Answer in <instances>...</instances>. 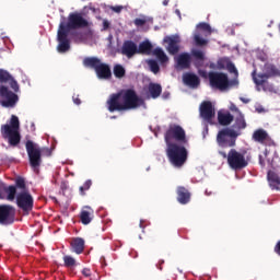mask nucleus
Wrapping results in <instances>:
<instances>
[{
	"label": "nucleus",
	"mask_w": 280,
	"mask_h": 280,
	"mask_svg": "<svg viewBox=\"0 0 280 280\" xmlns=\"http://www.w3.org/2000/svg\"><path fill=\"white\" fill-rule=\"evenodd\" d=\"M21 88L14 77L8 70L0 69V106L3 108H14L19 104Z\"/></svg>",
	"instance_id": "f257e3e1"
},
{
	"label": "nucleus",
	"mask_w": 280,
	"mask_h": 280,
	"mask_svg": "<svg viewBox=\"0 0 280 280\" xmlns=\"http://www.w3.org/2000/svg\"><path fill=\"white\" fill-rule=\"evenodd\" d=\"M142 104L143 100L137 95V92L132 89H128L112 94L107 101V108L109 113H115L116 110H133L135 108H139Z\"/></svg>",
	"instance_id": "f03ea898"
},
{
	"label": "nucleus",
	"mask_w": 280,
	"mask_h": 280,
	"mask_svg": "<svg viewBox=\"0 0 280 280\" xmlns=\"http://www.w3.org/2000/svg\"><path fill=\"white\" fill-rule=\"evenodd\" d=\"M21 122L15 115L11 116L10 125L5 124L1 126L0 132L3 139H8L9 143L15 148L21 143V133L19 132Z\"/></svg>",
	"instance_id": "7ed1b4c3"
},
{
	"label": "nucleus",
	"mask_w": 280,
	"mask_h": 280,
	"mask_svg": "<svg viewBox=\"0 0 280 280\" xmlns=\"http://www.w3.org/2000/svg\"><path fill=\"white\" fill-rule=\"evenodd\" d=\"M83 66L86 69H94L97 78L100 80H110L113 78V72L110 71V66L102 62V59L97 57H86L83 59Z\"/></svg>",
	"instance_id": "20e7f679"
},
{
	"label": "nucleus",
	"mask_w": 280,
	"mask_h": 280,
	"mask_svg": "<svg viewBox=\"0 0 280 280\" xmlns=\"http://www.w3.org/2000/svg\"><path fill=\"white\" fill-rule=\"evenodd\" d=\"M220 156L222 159H226L229 167L231 170H235L236 172L240 170H244V167H248V160L244 153L236 151L235 149H231L229 153L224 151H219Z\"/></svg>",
	"instance_id": "39448f33"
},
{
	"label": "nucleus",
	"mask_w": 280,
	"mask_h": 280,
	"mask_svg": "<svg viewBox=\"0 0 280 280\" xmlns=\"http://www.w3.org/2000/svg\"><path fill=\"white\" fill-rule=\"evenodd\" d=\"M240 135H242V132L235 129L224 128L218 132L217 143L219 148H235Z\"/></svg>",
	"instance_id": "423d86ee"
},
{
	"label": "nucleus",
	"mask_w": 280,
	"mask_h": 280,
	"mask_svg": "<svg viewBox=\"0 0 280 280\" xmlns=\"http://www.w3.org/2000/svg\"><path fill=\"white\" fill-rule=\"evenodd\" d=\"M26 152L28 154V161L34 172H38V167L43 164V151L38 144L32 140H27L25 143Z\"/></svg>",
	"instance_id": "0eeeda50"
},
{
	"label": "nucleus",
	"mask_w": 280,
	"mask_h": 280,
	"mask_svg": "<svg viewBox=\"0 0 280 280\" xmlns=\"http://www.w3.org/2000/svg\"><path fill=\"white\" fill-rule=\"evenodd\" d=\"M166 156L176 167V125H171L165 133Z\"/></svg>",
	"instance_id": "6e6552de"
},
{
	"label": "nucleus",
	"mask_w": 280,
	"mask_h": 280,
	"mask_svg": "<svg viewBox=\"0 0 280 280\" xmlns=\"http://www.w3.org/2000/svg\"><path fill=\"white\" fill-rule=\"evenodd\" d=\"M59 27H63L66 32H71V30H82L83 27H89V21L82 16V13H70L68 16V23L60 22Z\"/></svg>",
	"instance_id": "1a4fd4ad"
},
{
	"label": "nucleus",
	"mask_w": 280,
	"mask_h": 280,
	"mask_svg": "<svg viewBox=\"0 0 280 280\" xmlns=\"http://www.w3.org/2000/svg\"><path fill=\"white\" fill-rule=\"evenodd\" d=\"M209 82L212 89H218L219 91H226L230 85L237 84V81H229V75L224 72H210Z\"/></svg>",
	"instance_id": "9d476101"
},
{
	"label": "nucleus",
	"mask_w": 280,
	"mask_h": 280,
	"mask_svg": "<svg viewBox=\"0 0 280 280\" xmlns=\"http://www.w3.org/2000/svg\"><path fill=\"white\" fill-rule=\"evenodd\" d=\"M202 32L203 36L202 37ZM212 31H211V25L201 22L197 24V31L194 34V43L197 47H206V45H209V39H207V36H211Z\"/></svg>",
	"instance_id": "9b49d317"
},
{
	"label": "nucleus",
	"mask_w": 280,
	"mask_h": 280,
	"mask_svg": "<svg viewBox=\"0 0 280 280\" xmlns=\"http://www.w3.org/2000/svg\"><path fill=\"white\" fill-rule=\"evenodd\" d=\"M16 220V208L11 205H0V224L10 226Z\"/></svg>",
	"instance_id": "f8f14e48"
},
{
	"label": "nucleus",
	"mask_w": 280,
	"mask_h": 280,
	"mask_svg": "<svg viewBox=\"0 0 280 280\" xmlns=\"http://www.w3.org/2000/svg\"><path fill=\"white\" fill-rule=\"evenodd\" d=\"M252 78L254 84H256V91L264 93H277V88L275 84L270 83L266 77H257V70L252 72Z\"/></svg>",
	"instance_id": "ddd939ff"
},
{
	"label": "nucleus",
	"mask_w": 280,
	"mask_h": 280,
	"mask_svg": "<svg viewBox=\"0 0 280 280\" xmlns=\"http://www.w3.org/2000/svg\"><path fill=\"white\" fill-rule=\"evenodd\" d=\"M15 200L19 209H21L25 213H30V211L34 209V197H32V194H30V191L27 190L19 192Z\"/></svg>",
	"instance_id": "4468645a"
},
{
	"label": "nucleus",
	"mask_w": 280,
	"mask_h": 280,
	"mask_svg": "<svg viewBox=\"0 0 280 280\" xmlns=\"http://www.w3.org/2000/svg\"><path fill=\"white\" fill-rule=\"evenodd\" d=\"M58 46L57 50L59 54H67L71 49V42L69 40V32L65 31V26H59L57 32Z\"/></svg>",
	"instance_id": "2eb2a0df"
},
{
	"label": "nucleus",
	"mask_w": 280,
	"mask_h": 280,
	"mask_svg": "<svg viewBox=\"0 0 280 280\" xmlns=\"http://www.w3.org/2000/svg\"><path fill=\"white\" fill-rule=\"evenodd\" d=\"M16 186H8L3 182H0V200H8L9 202H14V200H16Z\"/></svg>",
	"instance_id": "dca6fc26"
},
{
	"label": "nucleus",
	"mask_w": 280,
	"mask_h": 280,
	"mask_svg": "<svg viewBox=\"0 0 280 280\" xmlns=\"http://www.w3.org/2000/svg\"><path fill=\"white\" fill-rule=\"evenodd\" d=\"M253 141H256V143H261L262 145H277L275 140L268 135V131L265 129H257L254 131L252 136Z\"/></svg>",
	"instance_id": "f3484780"
},
{
	"label": "nucleus",
	"mask_w": 280,
	"mask_h": 280,
	"mask_svg": "<svg viewBox=\"0 0 280 280\" xmlns=\"http://www.w3.org/2000/svg\"><path fill=\"white\" fill-rule=\"evenodd\" d=\"M189 159V151L185 144L176 143V168L180 170Z\"/></svg>",
	"instance_id": "a211bd4d"
},
{
	"label": "nucleus",
	"mask_w": 280,
	"mask_h": 280,
	"mask_svg": "<svg viewBox=\"0 0 280 280\" xmlns=\"http://www.w3.org/2000/svg\"><path fill=\"white\" fill-rule=\"evenodd\" d=\"M200 116L205 121L211 124L212 119L215 117V109H213V104L211 102L206 101L200 105Z\"/></svg>",
	"instance_id": "6ab92c4d"
},
{
	"label": "nucleus",
	"mask_w": 280,
	"mask_h": 280,
	"mask_svg": "<svg viewBox=\"0 0 280 280\" xmlns=\"http://www.w3.org/2000/svg\"><path fill=\"white\" fill-rule=\"evenodd\" d=\"M120 54L128 59L135 58L137 56V43L132 42V39L125 40L120 48Z\"/></svg>",
	"instance_id": "aec40b11"
},
{
	"label": "nucleus",
	"mask_w": 280,
	"mask_h": 280,
	"mask_svg": "<svg viewBox=\"0 0 280 280\" xmlns=\"http://www.w3.org/2000/svg\"><path fill=\"white\" fill-rule=\"evenodd\" d=\"M183 82L189 89H198L200 86V78L192 72H186L183 74Z\"/></svg>",
	"instance_id": "412c9836"
},
{
	"label": "nucleus",
	"mask_w": 280,
	"mask_h": 280,
	"mask_svg": "<svg viewBox=\"0 0 280 280\" xmlns=\"http://www.w3.org/2000/svg\"><path fill=\"white\" fill-rule=\"evenodd\" d=\"M177 202H179V205H189V202H191V192L189 189L183 186L177 188Z\"/></svg>",
	"instance_id": "4be33fe9"
},
{
	"label": "nucleus",
	"mask_w": 280,
	"mask_h": 280,
	"mask_svg": "<svg viewBox=\"0 0 280 280\" xmlns=\"http://www.w3.org/2000/svg\"><path fill=\"white\" fill-rule=\"evenodd\" d=\"M152 49H154V46L150 40H143L137 46V55L140 56H152Z\"/></svg>",
	"instance_id": "5701e85b"
},
{
	"label": "nucleus",
	"mask_w": 280,
	"mask_h": 280,
	"mask_svg": "<svg viewBox=\"0 0 280 280\" xmlns=\"http://www.w3.org/2000/svg\"><path fill=\"white\" fill-rule=\"evenodd\" d=\"M71 252L75 255H82L84 253V238L75 237L70 243Z\"/></svg>",
	"instance_id": "b1692460"
},
{
	"label": "nucleus",
	"mask_w": 280,
	"mask_h": 280,
	"mask_svg": "<svg viewBox=\"0 0 280 280\" xmlns=\"http://www.w3.org/2000/svg\"><path fill=\"white\" fill-rule=\"evenodd\" d=\"M277 75H280V71L276 68L275 65H266L264 73L256 72V77H265L267 80H269V78H275Z\"/></svg>",
	"instance_id": "393cba45"
},
{
	"label": "nucleus",
	"mask_w": 280,
	"mask_h": 280,
	"mask_svg": "<svg viewBox=\"0 0 280 280\" xmlns=\"http://www.w3.org/2000/svg\"><path fill=\"white\" fill-rule=\"evenodd\" d=\"M148 93L152 100H156L161 97V93H163V86L159 83H149L148 85Z\"/></svg>",
	"instance_id": "a878e982"
},
{
	"label": "nucleus",
	"mask_w": 280,
	"mask_h": 280,
	"mask_svg": "<svg viewBox=\"0 0 280 280\" xmlns=\"http://www.w3.org/2000/svg\"><path fill=\"white\" fill-rule=\"evenodd\" d=\"M267 178L269 180V185H270L271 189H276L277 191H279V189H280L279 174H277L273 171H269L267 174Z\"/></svg>",
	"instance_id": "bb28decb"
},
{
	"label": "nucleus",
	"mask_w": 280,
	"mask_h": 280,
	"mask_svg": "<svg viewBox=\"0 0 280 280\" xmlns=\"http://www.w3.org/2000/svg\"><path fill=\"white\" fill-rule=\"evenodd\" d=\"M191 65V56L189 54L184 52L177 57V67L180 69H189Z\"/></svg>",
	"instance_id": "cd10ccee"
},
{
	"label": "nucleus",
	"mask_w": 280,
	"mask_h": 280,
	"mask_svg": "<svg viewBox=\"0 0 280 280\" xmlns=\"http://www.w3.org/2000/svg\"><path fill=\"white\" fill-rule=\"evenodd\" d=\"M88 210H82L80 213V220L84 225L91 224L93 222V209L91 207H85Z\"/></svg>",
	"instance_id": "c85d7f7f"
},
{
	"label": "nucleus",
	"mask_w": 280,
	"mask_h": 280,
	"mask_svg": "<svg viewBox=\"0 0 280 280\" xmlns=\"http://www.w3.org/2000/svg\"><path fill=\"white\" fill-rule=\"evenodd\" d=\"M176 143H183V145H188L189 141L187 140V136L185 133V129L180 126H176Z\"/></svg>",
	"instance_id": "c756f323"
},
{
	"label": "nucleus",
	"mask_w": 280,
	"mask_h": 280,
	"mask_svg": "<svg viewBox=\"0 0 280 280\" xmlns=\"http://www.w3.org/2000/svg\"><path fill=\"white\" fill-rule=\"evenodd\" d=\"M246 118H244V114L240 113L238 116L235 118L233 128H235L236 132H240V130H246Z\"/></svg>",
	"instance_id": "7c9ffc66"
},
{
	"label": "nucleus",
	"mask_w": 280,
	"mask_h": 280,
	"mask_svg": "<svg viewBox=\"0 0 280 280\" xmlns=\"http://www.w3.org/2000/svg\"><path fill=\"white\" fill-rule=\"evenodd\" d=\"M234 117L231 115V113L218 114V121L220 126H231V122L233 121Z\"/></svg>",
	"instance_id": "2f4dec72"
},
{
	"label": "nucleus",
	"mask_w": 280,
	"mask_h": 280,
	"mask_svg": "<svg viewBox=\"0 0 280 280\" xmlns=\"http://www.w3.org/2000/svg\"><path fill=\"white\" fill-rule=\"evenodd\" d=\"M164 43L168 45L167 49L170 54H172L173 56H176V37H165Z\"/></svg>",
	"instance_id": "473e14b6"
},
{
	"label": "nucleus",
	"mask_w": 280,
	"mask_h": 280,
	"mask_svg": "<svg viewBox=\"0 0 280 280\" xmlns=\"http://www.w3.org/2000/svg\"><path fill=\"white\" fill-rule=\"evenodd\" d=\"M152 54L162 63H165L168 60L167 55L165 54V51L162 50V48H155L154 50H152Z\"/></svg>",
	"instance_id": "72a5a7b5"
},
{
	"label": "nucleus",
	"mask_w": 280,
	"mask_h": 280,
	"mask_svg": "<svg viewBox=\"0 0 280 280\" xmlns=\"http://www.w3.org/2000/svg\"><path fill=\"white\" fill-rule=\"evenodd\" d=\"M114 75L115 78H118L119 80H121V78L126 77V68H124V66L121 65H115L114 66Z\"/></svg>",
	"instance_id": "f704fd0d"
},
{
	"label": "nucleus",
	"mask_w": 280,
	"mask_h": 280,
	"mask_svg": "<svg viewBox=\"0 0 280 280\" xmlns=\"http://www.w3.org/2000/svg\"><path fill=\"white\" fill-rule=\"evenodd\" d=\"M147 65H148L150 71H152V73H154V74H156V73H159V71H161V67L159 66V62H156V60H154V59L147 60Z\"/></svg>",
	"instance_id": "c9c22d12"
},
{
	"label": "nucleus",
	"mask_w": 280,
	"mask_h": 280,
	"mask_svg": "<svg viewBox=\"0 0 280 280\" xmlns=\"http://www.w3.org/2000/svg\"><path fill=\"white\" fill-rule=\"evenodd\" d=\"M15 189H22V191H25V189H27V185L25 184V178L23 177H18L15 179V185H14Z\"/></svg>",
	"instance_id": "e433bc0d"
},
{
	"label": "nucleus",
	"mask_w": 280,
	"mask_h": 280,
	"mask_svg": "<svg viewBox=\"0 0 280 280\" xmlns=\"http://www.w3.org/2000/svg\"><path fill=\"white\" fill-rule=\"evenodd\" d=\"M63 264L66 268H73L75 266V258L72 256H63Z\"/></svg>",
	"instance_id": "4c0bfd02"
},
{
	"label": "nucleus",
	"mask_w": 280,
	"mask_h": 280,
	"mask_svg": "<svg viewBox=\"0 0 280 280\" xmlns=\"http://www.w3.org/2000/svg\"><path fill=\"white\" fill-rule=\"evenodd\" d=\"M91 185H93V182L91 179H88L83 186L79 188L81 196H85L84 191H89L91 189Z\"/></svg>",
	"instance_id": "58836bf2"
},
{
	"label": "nucleus",
	"mask_w": 280,
	"mask_h": 280,
	"mask_svg": "<svg viewBox=\"0 0 280 280\" xmlns=\"http://www.w3.org/2000/svg\"><path fill=\"white\" fill-rule=\"evenodd\" d=\"M191 54L195 60H200L201 62H203L205 52L202 50H192Z\"/></svg>",
	"instance_id": "ea45409f"
},
{
	"label": "nucleus",
	"mask_w": 280,
	"mask_h": 280,
	"mask_svg": "<svg viewBox=\"0 0 280 280\" xmlns=\"http://www.w3.org/2000/svg\"><path fill=\"white\" fill-rule=\"evenodd\" d=\"M133 23H135L136 27H143V25H145V23H148V20L137 18V19L133 21Z\"/></svg>",
	"instance_id": "a19ab883"
},
{
	"label": "nucleus",
	"mask_w": 280,
	"mask_h": 280,
	"mask_svg": "<svg viewBox=\"0 0 280 280\" xmlns=\"http://www.w3.org/2000/svg\"><path fill=\"white\" fill-rule=\"evenodd\" d=\"M226 69L230 73H235L237 75V68L235 67V63L229 62Z\"/></svg>",
	"instance_id": "79ce46f5"
},
{
	"label": "nucleus",
	"mask_w": 280,
	"mask_h": 280,
	"mask_svg": "<svg viewBox=\"0 0 280 280\" xmlns=\"http://www.w3.org/2000/svg\"><path fill=\"white\" fill-rule=\"evenodd\" d=\"M72 102H73V104H75L77 106H80V104H82V101L80 100V95H73V96H72Z\"/></svg>",
	"instance_id": "37998d69"
},
{
	"label": "nucleus",
	"mask_w": 280,
	"mask_h": 280,
	"mask_svg": "<svg viewBox=\"0 0 280 280\" xmlns=\"http://www.w3.org/2000/svg\"><path fill=\"white\" fill-rule=\"evenodd\" d=\"M276 255L280 257V240L277 242L276 246L273 247Z\"/></svg>",
	"instance_id": "c03bdc74"
},
{
	"label": "nucleus",
	"mask_w": 280,
	"mask_h": 280,
	"mask_svg": "<svg viewBox=\"0 0 280 280\" xmlns=\"http://www.w3.org/2000/svg\"><path fill=\"white\" fill-rule=\"evenodd\" d=\"M113 12H116L117 14H119V12H121V10H124L122 5H116V7H112Z\"/></svg>",
	"instance_id": "a18cd8bd"
},
{
	"label": "nucleus",
	"mask_w": 280,
	"mask_h": 280,
	"mask_svg": "<svg viewBox=\"0 0 280 280\" xmlns=\"http://www.w3.org/2000/svg\"><path fill=\"white\" fill-rule=\"evenodd\" d=\"M82 275H83V277H91V269L84 268V269L82 270Z\"/></svg>",
	"instance_id": "49530a36"
},
{
	"label": "nucleus",
	"mask_w": 280,
	"mask_h": 280,
	"mask_svg": "<svg viewBox=\"0 0 280 280\" xmlns=\"http://www.w3.org/2000/svg\"><path fill=\"white\" fill-rule=\"evenodd\" d=\"M259 165H261V167H266V161H264V155H259Z\"/></svg>",
	"instance_id": "de8ad7c7"
},
{
	"label": "nucleus",
	"mask_w": 280,
	"mask_h": 280,
	"mask_svg": "<svg viewBox=\"0 0 280 280\" xmlns=\"http://www.w3.org/2000/svg\"><path fill=\"white\" fill-rule=\"evenodd\" d=\"M231 110H235L236 113H238V115H240V113H242V112H240V108H237V107H235V106H233V107L231 108Z\"/></svg>",
	"instance_id": "09e8293b"
},
{
	"label": "nucleus",
	"mask_w": 280,
	"mask_h": 280,
	"mask_svg": "<svg viewBox=\"0 0 280 280\" xmlns=\"http://www.w3.org/2000/svg\"><path fill=\"white\" fill-rule=\"evenodd\" d=\"M176 43L178 45V43H180V36L176 35Z\"/></svg>",
	"instance_id": "8fccbe9b"
},
{
	"label": "nucleus",
	"mask_w": 280,
	"mask_h": 280,
	"mask_svg": "<svg viewBox=\"0 0 280 280\" xmlns=\"http://www.w3.org/2000/svg\"><path fill=\"white\" fill-rule=\"evenodd\" d=\"M170 1L168 0H164L163 1V5H168Z\"/></svg>",
	"instance_id": "3c124183"
},
{
	"label": "nucleus",
	"mask_w": 280,
	"mask_h": 280,
	"mask_svg": "<svg viewBox=\"0 0 280 280\" xmlns=\"http://www.w3.org/2000/svg\"><path fill=\"white\" fill-rule=\"evenodd\" d=\"M108 25H109L108 22L105 21L104 22V28L106 30L108 27Z\"/></svg>",
	"instance_id": "603ef678"
},
{
	"label": "nucleus",
	"mask_w": 280,
	"mask_h": 280,
	"mask_svg": "<svg viewBox=\"0 0 280 280\" xmlns=\"http://www.w3.org/2000/svg\"><path fill=\"white\" fill-rule=\"evenodd\" d=\"M176 14H177V16H179V19H182V18H180V11H179V10H176Z\"/></svg>",
	"instance_id": "864d4df0"
},
{
	"label": "nucleus",
	"mask_w": 280,
	"mask_h": 280,
	"mask_svg": "<svg viewBox=\"0 0 280 280\" xmlns=\"http://www.w3.org/2000/svg\"><path fill=\"white\" fill-rule=\"evenodd\" d=\"M242 100V102H244L245 104H247L248 103V101H246V100H244V98H241Z\"/></svg>",
	"instance_id": "5fc2aeb1"
},
{
	"label": "nucleus",
	"mask_w": 280,
	"mask_h": 280,
	"mask_svg": "<svg viewBox=\"0 0 280 280\" xmlns=\"http://www.w3.org/2000/svg\"><path fill=\"white\" fill-rule=\"evenodd\" d=\"M265 156H268V150H265Z\"/></svg>",
	"instance_id": "6e6d98bb"
},
{
	"label": "nucleus",
	"mask_w": 280,
	"mask_h": 280,
	"mask_svg": "<svg viewBox=\"0 0 280 280\" xmlns=\"http://www.w3.org/2000/svg\"><path fill=\"white\" fill-rule=\"evenodd\" d=\"M159 270H163V267L159 266Z\"/></svg>",
	"instance_id": "4d7b16f0"
},
{
	"label": "nucleus",
	"mask_w": 280,
	"mask_h": 280,
	"mask_svg": "<svg viewBox=\"0 0 280 280\" xmlns=\"http://www.w3.org/2000/svg\"><path fill=\"white\" fill-rule=\"evenodd\" d=\"M91 10H92L93 12H95V8H91Z\"/></svg>",
	"instance_id": "13d9d810"
},
{
	"label": "nucleus",
	"mask_w": 280,
	"mask_h": 280,
	"mask_svg": "<svg viewBox=\"0 0 280 280\" xmlns=\"http://www.w3.org/2000/svg\"><path fill=\"white\" fill-rule=\"evenodd\" d=\"M47 151L49 152V154H51V151L49 149H47Z\"/></svg>",
	"instance_id": "bf43d9fd"
},
{
	"label": "nucleus",
	"mask_w": 280,
	"mask_h": 280,
	"mask_svg": "<svg viewBox=\"0 0 280 280\" xmlns=\"http://www.w3.org/2000/svg\"><path fill=\"white\" fill-rule=\"evenodd\" d=\"M140 226H143V223H142V222H140Z\"/></svg>",
	"instance_id": "052dcab7"
},
{
	"label": "nucleus",
	"mask_w": 280,
	"mask_h": 280,
	"mask_svg": "<svg viewBox=\"0 0 280 280\" xmlns=\"http://www.w3.org/2000/svg\"><path fill=\"white\" fill-rule=\"evenodd\" d=\"M176 51H178V46L176 47Z\"/></svg>",
	"instance_id": "680f3d73"
}]
</instances>
